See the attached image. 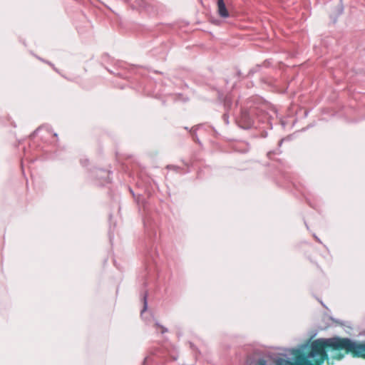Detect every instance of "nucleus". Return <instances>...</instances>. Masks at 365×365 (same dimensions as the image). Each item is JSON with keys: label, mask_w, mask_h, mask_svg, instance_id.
Masks as SVG:
<instances>
[{"label": "nucleus", "mask_w": 365, "mask_h": 365, "mask_svg": "<svg viewBox=\"0 0 365 365\" xmlns=\"http://www.w3.org/2000/svg\"><path fill=\"white\" fill-rule=\"evenodd\" d=\"M347 353L365 358V343L358 344L339 336L321 338L297 349L274 354L267 360H259L255 365H322L326 359L329 364H333L334 359L340 360Z\"/></svg>", "instance_id": "nucleus-1"}, {"label": "nucleus", "mask_w": 365, "mask_h": 365, "mask_svg": "<svg viewBox=\"0 0 365 365\" xmlns=\"http://www.w3.org/2000/svg\"><path fill=\"white\" fill-rule=\"evenodd\" d=\"M224 119H225L226 123L228 124L229 123L228 118L226 115H224Z\"/></svg>", "instance_id": "nucleus-6"}, {"label": "nucleus", "mask_w": 365, "mask_h": 365, "mask_svg": "<svg viewBox=\"0 0 365 365\" xmlns=\"http://www.w3.org/2000/svg\"><path fill=\"white\" fill-rule=\"evenodd\" d=\"M98 175L102 178H104V180L102 183L110 182V179L109 172L106 170H99V173L98 174Z\"/></svg>", "instance_id": "nucleus-3"}, {"label": "nucleus", "mask_w": 365, "mask_h": 365, "mask_svg": "<svg viewBox=\"0 0 365 365\" xmlns=\"http://www.w3.org/2000/svg\"><path fill=\"white\" fill-rule=\"evenodd\" d=\"M173 168V166H168V168Z\"/></svg>", "instance_id": "nucleus-8"}, {"label": "nucleus", "mask_w": 365, "mask_h": 365, "mask_svg": "<svg viewBox=\"0 0 365 365\" xmlns=\"http://www.w3.org/2000/svg\"><path fill=\"white\" fill-rule=\"evenodd\" d=\"M143 301H144V306H143V310L141 311V315L143 314V312L145 311H146V309L148 308V302H147V295L146 294H145L143 297Z\"/></svg>", "instance_id": "nucleus-4"}, {"label": "nucleus", "mask_w": 365, "mask_h": 365, "mask_svg": "<svg viewBox=\"0 0 365 365\" xmlns=\"http://www.w3.org/2000/svg\"><path fill=\"white\" fill-rule=\"evenodd\" d=\"M217 12L218 14L222 18L229 17V11H227L223 0H217Z\"/></svg>", "instance_id": "nucleus-2"}, {"label": "nucleus", "mask_w": 365, "mask_h": 365, "mask_svg": "<svg viewBox=\"0 0 365 365\" xmlns=\"http://www.w3.org/2000/svg\"><path fill=\"white\" fill-rule=\"evenodd\" d=\"M342 11H343V8H342V7H341V9H340V14H341V13H342Z\"/></svg>", "instance_id": "nucleus-7"}, {"label": "nucleus", "mask_w": 365, "mask_h": 365, "mask_svg": "<svg viewBox=\"0 0 365 365\" xmlns=\"http://www.w3.org/2000/svg\"><path fill=\"white\" fill-rule=\"evenodd\" d=\"M156 324V326H157L158 327H160V329H161V331H161V333H162V334H164V333H165V332H167V331H168L167 328L164 327L163 326L160 325L158 322H156V324Z\"/></svg>", "instance_id": "nucleus-5"}]
</instances>
